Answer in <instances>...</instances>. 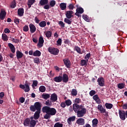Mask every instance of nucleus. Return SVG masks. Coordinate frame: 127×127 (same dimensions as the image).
I'll use <instances>...</instances> for the list:
<instances>
[{
    "instance_id": "f257e3e1",
    "label": "nucleus",
    "mask_w": 127,
    "mask_h": 127,
    "mask_svg": "<svg viewBox=\"0 0 127 127\" xmlns=\"http://www.w3.org/2000/svg\"><path fill=\"white\" fill-rule=\"evenodd\" d=\"M42 112L46 114L44 116L45 120H49L51 118V116H55L57 111L54 108H51L48 106H44L42 108Z\"/></svg>"
},
{
    "instance_id": "f03ea898",
    "label": "nucleus",
    "mask_w": 127,
    "mask_h": 127,
    "mask_svg": "<svg viewBox=\"0 0 127 127\" xmlns=\"http://www.w3.org/2000/svg\"><path fill=\"white\" fill-rule=\"evenodd\" d=\"M42 107V104H41V102H35L33 105H31L30 106V110L31 112H35L39 111L41 112V108Z\"/></svg>"
},
{
    "instance_id": "7ed1b4c3",
    "label": "nucleus",
    "mask_w": 127,
    "mask_h": 127,
    "mask_svg": "<svg viewBox=\"0 0 127 127\" xmlns=\"http://www.w3.org/2000/svg\"><path fill=\"white\" fill-rule=\"evenodd\" d=\"M19 88H20V89H22V90H24L25 93H27V92H29V91H30L29 84L27 82V81H25V85L20 84L19 85Z\"/></svg>"
},
{
    "instance_id": "20e7f679",
    "label": "nucleus",
    "mask_w": 127,
    "mask_h": 127,
    "mask_svg": "<svg viewBox=\"0 0 127 127\" xmlns=\"http://www.w3.org/2000/svg\"><path fill=\"white\" fill-rule=\"evenodd\" d=\"M87 113V109L82 108L76 112L77 118H83V116Z\"/></svg>"
},
{
    "instance_id": "39448f33",
    "label": "nucleus",
    "mask_w": 127,
    "mask_h": 127,
    "mask_svg": "<svg viewBox=\"0 0 127 127\" xmlns=\"http://www.w3.org/2000/svg\"><path fill=\"white\" fill-rule=\"evenodd\" d=\"M48 51L51 54H53V55H58L59 53V50L54 47H49Z\"/></svg>"
},
{
    "instance_id": "423d86ee",
    "label": "nucleus",
    "mask_w": 127,
    "mask_h": 127,
    "mask_svg": "<svg viewBox=\"0 0 127 127\" xmlns=\"http://www.w3.org/2000/svg\"><path fill=\"white\" fill-rule=\"evenodd\" d=\"M119 115L122 121H126L127 118V112L124 110H119Z\"/></svg>"
},
{
    "instance_id": "0eeeda50",
    "label": "nucleus",
    "mask_w": 127,
    "mask_h": 127,
    "mask_svg": "<svg viewBox=\"0 0 127 127\" xmlns=\"http://www.w3.org/2000/svg\"><path fill=\"white\" fill-rule=\"evenodd\" d=\"M72 108L74 112L77 113L78 111H80L82 109V106H80L76 103H74L72 105Z\"/></svg>"
},
{
    "instance_id": "6e6552de",
    "label": "nucleus",
    "mask_w": 127,
    "mask_h": 127,
    "mask_svg": "<svg viewBox=\"0 0 127 127\" xmlns=\"http://www.w3.org/2000/svg\"><path fill=\"white\" fill-rule=\"evenodd\" d=\"M43 43H44V39L42 36H40L39 38V42L37 44V46L39 48H41L43 46Z\"/></svg>"
},
{
    "instance_id": "1a4fd4ad",
    "label": "nucleus",
    "mask_w": 127,
    "mask_h": 127,
    "mask_svg": "<svg viewBox=\"0 0 127 127\" xmlns=\"http://www.w3.org/2000/svg\"><path fill=\"white\" fill-rule=\"evenodd\" d=\"M97 82L101 87H104L105 86V79L103 77H99L97 79Z\"/></svg>"
},
{
    "instance_id": "9d476101",
    "label": "nucleus",
    "mask_w": 127,
    "mask_h": 127,
    "mask_svg": "<svg viewBox=\"0 0 127 127\" xmlns=\"http://www.w3.org/2000/svg\"><path fill=\"white\" fill-rule=\"evenodd\" d=\"M50 100L52 102V103L56 102L57 100H58V96H57V94H56V93L52 94L51 95Z\"/></svg>"
},
{
    "instance_id": "9b49d317",
    "label": "nucleus",
    "mask_w": 127,
    "mask_h": 127,
    "mask_svg": "<svg viewBox=\"0 0 127 127\" xmlns=\"http://www.w3.org/2000/svg\"><path fill=\"white\" fill-rule=\"evenodd\" d=\"M63 61L66 68H70V67H71V62H70L68 59H64Z\"/></svg>"
},
{
    "instance_id": "f8f14e48",
    "label": "nucleus",
    "mask_w": 127,
    "mask_h": 127,
    "mask_svg": "<svg viewBox=\"0 0 127 127\" xmlns=\"http://www.w3.org/2000/svg\"><path fill=\"white\" fill-rule=\"evenodd\" d=\"M75 120H76L75 116H72L68 118L67 119V123L68 125H69V126H71V125H72V122H75Z\"/></svg>"
},
{
    "instance_id": "ddd939ff",
    "label": "nucleus",
    "mask_w": 127,
    "mask_h": 127,
    "mask_svg": "<svg viewBox=\"0 0 127 127\" xmlns=\"http://www.w3.org/2000/svg\"><path fill=\"white\" fill-rule=\"evenodd\" d=\"M73 11L72 10H68L65 11V16L66 18H71V17H73L74 16L73 15Z\"/></svg>"
},
{
    "instance_id": "4468645a",
    "label": "nucleus",
    "mask_w": 127,
    "mask_h": 127,
    "mask_svg": "<svg viewBox=\"0 0 127 127\" xmlns=\"http://www.w3.org/2000/svg\"><path fill=\"white\" fill-rule=\"evenodd\" d=\"M76 123L77 125H79V126H84V125H85V119L79 118L77 120Z\"/></svg>"
},
{
    "instance_id": "2eb2a0df",
    "label": "nucleus",
    "mask_w": 127,
    "mask_h": 127,
    "mask_svg": "<svg viewBox=\"0 0 127 127\" xmlns=\"http://www.w3.org/2000/svg\"><path fill=\"white\" fill-rule=\"evenodd\" d=\"M97 110H99V112H100L101 114H104V113H106V109L104 108L102 104H99L98 105Z\"/></svg>"
},
{
    "instance_id": "dca6fc26",
    "label": "nucleus",
    "mask_w": 127,
    "mask_h": 127,
    "mask_svg": "<svg viewBox=\"0 0 127 127\" xmlns=\"http://www.w3.org/2000/svg\"><path fill=\"white\" fill-rule=\"evenodd\" d=\"M29 26L31 33H34L36 31V27L33 24H30Z\"/></svg>"
},
{
    "instance_id": "f3484780",
    "label": "nucleus",
    "mask_w": 127,
    "mask_h": 127,
    "mask_svg": "<svg viewBox=\"0 0 127 127\" xmlns=\"http://www.w3.org/2000/svg\"><path fill=\"white\" fill-rule=\"evenodd\" d=\"M62 81L64 83H67L69 81V77L66 73H64L62 76Z\"/></svg>"
},
{
    "instance_id": "a211bd4d",
    "label": "nucleus",
    "mask_w": 127,
    "mask_h": 127,
    "mask_svg": "<svg viewBox=\"0 0 127 127\" xmlns=\"http://www.w3.org/2000/svg\"><path fill=\"white\" fill-rule=\"evenodd\" d=\"M5 15H6V12L4 10H1L0 12V19L3 20L5 18Z\"/></svg>"
},
{
    "instance_id": "6ab92c4d",
    "label": "nucleus",
    "mask_w": 127,
    "mask_h": 127,
    "mask_svg": "<svg viewBox=\"0 0 127 127\" xmlns=\"http://www.w3.org/2000/svg\"><path fill=\"white\" fill-rule=\"evenodd\" d=\"M8 46L9 48L11 50V52H12L13 53H15V47H14V46L10 43L8 44Z\"/></svg>"
},
{
    "instance_id": "aec40b11",
    "label": "nucleus",
    "mask_w": 127,
    "mask_h": 127,
    "mask_svg": "<svg viewBox=\"0 0 127 127\" xmlns=\"http://www.w3.org/2000/svg\"><path fill=\"white\" fill-rule=\"evenodd\" d=\"M54 81L57 83H61L62 82V76H56L54 78Z\"/></svg>"
},
{
    "instance_id": "412c9836",
    "label": "nucleus",
    "mask_w": 127,
    "mask_h": 127,
    "mask_svg": "<svg viewBox=\"0 0 127 127\" xmlns=\"http://www.w3.org/2000/svg\"><path fill=\"white\" fill-rule=\"evenodd\" d=\"M24 13V9L23 8H19L18 9V15L19 16H23V14Z\"/></svg>"
},
{
    "instance_id": "4be33fe9",
    "label": "nucleus",
    "mask_w": 127,
    "mask_h": 127,
    "mask_svg": "<svg viewBox=\"0 0 127 127\" xmlns=\"http://www.w3.org/2000/svg\"><path fill=\"white\" fill-rule=\"evenodd\" d=\"M41 111H36L34 114V120H38L40 117V113Z\"/></svg>"
},
{
    "instance_id": "5701e85b",
    "label": "nucleus",
    "mask_w": 127,
    "mask_h": 127,
    "mask_svg": "<svg viewBox=\"0 0 127 127\" xmlns=\"http://www.w3.org/2000/svg\"><path fill=\"white\" fill-rule=\"evenodd\" d=\"M16 58L17 59H20L22 57H23V54L19 51H16Z\"/></svg>"
},
{
    "instance_id": "b1692460",
    "label": "nucleus",
    "mask_w": 127,
    "mask_h": 127,
    "mask_svg": "<svg viewBox=\"0 0 127 127\" xmlns=\"http://www.w3.org/2000/svg\"><path fill=\"white\" fill-rule=\"evenodd\" d=\"M92 127H98V124H99V120L97 119H94L92 121Z\"/></svg>"
},
{
    "instance_id": "393cba45",
    "label": "nucleus",
    "mask_w": 127,
    "mask_h": 127,
    "mask_svg": "<svg viewBox=\"0 0 127 127\" xmlns=\"http://www.w3.org/2000/svg\"><path fill=\"white\" fill-rule=\"evenodd\" d=\"M74 51H76L78 53V54H83V52L81 50V48L78 46H75L74 48Z\"/></svg>"
},
{
    "instance_id": "a878e982",
    "label": "nucleus",
    "mask_w": 127,
    "mask_h": 127,
    "mask_svg": "<svg viewBox=\"0 0 127 127\" xmlns=\"http://www.w3.org/2000/svg\"><path fill=\"white\" fill-rule=\"evenodd\" d=\"M23 125L24 127H28L30 125V119L29 118H27L24 120Z\"/></svg>"
},
{
    "instance_id": "bb28decb",
    "label": "nucleus",
    "mask_w": 127,
    "mask_h": 127,
    "mask_svg": "<svg viewBox=\"0 0 127 127\" xmlns=\"http://www.w3.org/2000/svg\"><path fill=\"white\" fill-rule=\"evenodd\" d=\"M33 56L36 57H40L41 56V52L39 50H36L33 52Z\"/></svg>"
},
{
    "instance_id": "cd10ccee",
    "label": "nucleus",
    "mask_w": 127,
    "mask_h": 127,
    "mask_svg": "<svg viewBox=\"0 0 127 127\" xmlns=\"http://www.w3.org/2000/svg\"><path fill=\"white\" fill-rule=\"evenodd\" d=\"M93 99L97 104H100V98H99V96L98 95H95L93 96Z\"/></svg>"
},
{
    "instance_id": "c85d7f7f",
    "label": "nucleus",
    "mask_w": 127,
    "mask_h": 127,
    "mask_svg": "<svg viewBox=\"0 0 127 127\" xmlns=\"http://www.w3.org/2000/svg\"><path fill=\"white\" fill-rule=\"evenodd\" d=\"M105 108L108 110H111L114 107V105L111 103H106L105 104Z\"/></svg>"
},
{
    "instance_id": "c756f323",
    "label": "nucleus",
    "mask_w": 127,
    "mask_h": 127,
    "mask_svg": "<svg viewBox=\"0 0 127 127\" xmlns=\"http://www.w3.org/2000/svg\"><path fill=\"white\" fill-rule=\"evenodd\" d=\"M60 7L62 10H65L67 7V4L66 3H61L60 4Z\"/></svg>"
},
{
    "instance_id": "7c9ffc66",
    "label": "nucleus",
    "mask_w": 127,
    "mask_h": 127,
    "mask_svg": "<svg viewBox=\"0 0 127 127\" xmlns=\"http://www.w3.org/2000/svg\"><path fill=\"white\" fill-rule=\"evenodd\" d=\"M34 2H35V0H28L27 5L29 8H30V7H31V5H32V4L34 3Z\"/></svg>"
},
{
    "instance_id": "2f4dec72",
    "label": "nucleus",
    "mask_w": 127,
    "mask_h": 127,
    "mask_svg": "<svg viewBox=\"0 0 127 127\" xmlns=\"http://www.w3.org/2000/svg\"><path fill=\"white\" fill-rule=\"evenodd\" d=\"M36 126V121L35 120H31L30 122V127H35Z\"/></svg>"
},
{
    "instance_id": "473e14b6",
    "label": "nucleus",
    "mask_w": 127,
    "mask_h": 127,
    "mask_svg": "<svg viewBox=\"0 0 127 127\" xmlns=\"http://www.w3.org/2000/svg\"><path fill=\"white\" fill-rule=\"evenodd\" d=\"M76 11L79 13L80 14H82V13L84 12V9L81 7H77L76 9Z\"/></svg>"
},
{
    "instance_id": "72a5a7b5",
    "label": "nucleus",
    "mask_w": 127,
    "mask_h": 127,
    "mask_svg": "<svg viewBox=\"0 0 127 127\" xmlns=\"http://www.w3.org/2000/svg\"><path fill=\"white\" fill-rule=\"evenodd\" d=\"M2 39L3 40V41H7L8 40V36L5 34H2Z\"/></svg>"
},
{
    "instance_id": "f704fd0d",
    "label": "nucleus",
    "mask_w": 127,
    "mask_h": 127,
    "mask_svg": "<svg viewBox=\"0 0 127 127\" xmlns=\"http://www.w3.org/2000/svg\"><path fill=\"white\" fill-rule=\"evenodd\" d=\"M78 94V91H77L76 89H72L71 91V96H77V94Z\"/></svg>"
},
{
    "instance_id": "c9c22d12",
    "label": "nucleus",
    "mask_w": 127,
    "mask_h": 127,
    "mask_svg": "<svg viewBox=\"0 0 127 127\" xmlns=\"http://www.w3.org/2000/svg\"><path fill=\"white\" fill-rule=\"evenodd\" d=\"M48 4V1H46V0H41L39 2V4L41 5H45Z\"/></svg>"
},
{
    "instance_id": "e433bc0d",
    "label": "nucleus",
    "mask_w": 127,
    "mask_h": 127,
    "mask_svg": "<svg viewBox=\"0 0 127 127\" xmlns=\"http://www.w3.org/2000/svg\"><path fill=\"white\" fill-rule=\"evenodd\" d=\"M42 97L43 99H44L45 100H47L48 99H49L50 98V94H43L42 95Z\"/></svg>"
},
{
    "instance_id": "4c0bfd02",
    "label": "nucleus",
    "mask_w": 127,
    "mask_h": 127,
    "mask_svg": "<svg viewBox=\"0 0 127 127\" xmlns=\"http://www.w3.org/2000/svg\"><path fill=\"white\" fill-rule=\"evenodd\" d=\"M88 61H87L86 60H82L80 63L81 66L87 65V64H88Z\"/></svg>"
},
{
    "instance_id": "58836bf2",
    "label": "nucleus",
    "mask_w": 127,
    "mask_h": 127,
    "mask_svg": "<svg viewBox=\"0 0 127 127\" xmlns=\"http://www.w3.org/2000/svg\"><path fill=\"white\" fill-rule=\"evenodd\" d=\"M46 107H51L52 106V101H50L49 100H47V101L45 102Z\"/></svg>"
},
{
    "instance_id": "ea45409f",
    "label": "nucleus",
    "mask_w": 127,
    "mask_h": 127,
    "mask_svg": "<svg viewBox=\"0 0 127 127\" xmlns=\"http://www.w3.org/2000/svg\"><path fill=\"white\" fill-rule=\"evenodd\" d=\"M39 91L40 92H41V93H44V92L46 91V88L45 86L42 85L39 87Z\"/></svg>"
},
{
    "instance_id": "a19ab883",
    "label": "nucleus",
    "mask_w": 127,
    "mask_h": 127,
    "mask_svg": "<svg viewBox=\"0 0 127 127\" xmlns=\"http://www.w3.org/2000/svg\"><path fill=\"white\" fill-rule=\"evenodd\" d=\"M64 22L67 24H71L72 23V20L70 19V18H64Z\"/></svg>"
},
{
    "instance_id": "79ce46f5",
    "label": "nucleus",
    "mask_w": 127,
    "mask_h": 127,
    "mask_svg": "<svg viewBox=\"0 0 127 127\" xmlns=\"http://www.w3.org/2000/svg\"><path fill=\"white\" fill-rule=\"evenodd\" d=\"M39 25L40 27H45L46 26V22L45 21H42L39 23Z\"/></svg>"
},
{
    "instance_id": "37998d69",
    "label": "nucleus",
    "mask_w": 127,
    "mask_h": 127,
    "mask_svg": "<svg viewBox=\"0 0 127 127\" xmlns=\"http://www.w3.org/2000/svg\"><path fill=\"white\" fill-rule=\"evenodd\" d=\"M126 87V84L124 83H119L118 84V88L119 89H124Z\"/></svg>"
},
{
    "instance_id": "c03bdc74",
    "label": "nucleus",
    "mask_w": 127,
    "mask_h": 127,
    "mask_svg": "<svg viewBox=\"0 0 127 127\" xmlns=\"http://www.w3.org/2000/svg\"><path fill=\"white\" fill-rule=\"evenodd\" d=\"M38 84V81L37 80H33V83L32 84V88H35V87H37Z\"/></svg>"
},
{
    "instance_id": "a18cd8bd",
    "label": "nucleus",
    "mask_w": 127,
    "mask_h": 127,
    "mask_svg": "<svg viewBox=\"0 0 127 127\" xmlns=\"http://www.w3.org/2000/svg\"><path fill=\"white\" fill-rule=\"evenodd\" d=\"M65 103L66 105L67 106V107H69V106H71V105H72V101H71L70 99L65 100Z\"/></svg>"
},
{
    "instance_id": "49530a36",
    "label": "nucleus",
    "mask_w": 127,
    "mask_h": 127,
    "mask_svg": "<svg viewBox=\"0 0 127 127\" xmlns=\"http://www.w3.org/2000/svg\"><path fill=\"white\" fill-rule=\"evenodd\" d=\"M15 6H16V2H15V0H13L10 5V7L11 8H14Z\"/></svg>"
},
{
    "instance_id": "de8ad7c7",
    "label": "nucleus",
    "mask_w": 127,
    "mask_h": 127,
    "mask_svg": "<svg viewBox=\"0 0 127 127\" xmlns=\"http://www.w3.org/2000/svg\"><path fill=\"white\" fill-rule=\"evenodd\" d=\"M52 35V32L50 31H48L46 33V36L48 38H50V37Z\"/></svg>"
},
{
    "instance_id": "09e8293b",
    "label": "nucleus",
    "mask_w": 127,
    "mask_h": 127,
    "mask_svg": "<svg viewBox=\"0 0 127 127\" xmlns=\"http://www.w3.org/2000/svg\"><path fill=\"white\" fill-rule=\"evenodd\" d=\"M62 44V39L59 38L57 41V45L58 46H61Z\"/></svg>"
},
{
    "instance_id": "8fccbe9b",
    "label": "nucleus",
    "mask_w": 127,
    "mask_h": 127,
    "mask_svg": "<svg viewBox=\"0 0 127 127\" xmlns=\"http://www.w3.org/2000/svg\"><path fill=\"white\" fill-rule=\"evenodd\" d=\"M90 57H91V53H89L87 54L84 57V59L87 61H89V59H90Z\"/></svg>"
},
{
    "instance_id": "3c124183",
    "label": "nucleus",
    "mask_w": 127,
    "mask_h": 127,
    "mask_svg": "<svg viewBox=\"0 0 127 127\" xmlns=\"http://www.w3.org/2000/svg\"><path fill=\"white\" fill-rule=\"evenodd\" d=\"M56 4V1L55 0H51L50 2V5L52 7H53Z\"/></svg>"
},
{
    "instance_id": "603ef678",
    "label": "nucleus",
    "mask_w": 127,
    "mask_h": 127,
    "mask_svg": "<svg viewBox=\"0 0 127 127\" xmlns=\"http://www.w3.org/2000/svg\"><path fill=\"white\" fill-rule=\"evenodd\" d=\"M54 127H63V125L58 122L55 124Z\"/></svg>"
},
{
    "instance_id": "864d4df0",
    "label": "nucleus",
    "mask_w": 127,
    "mask_h": 127,
    "mask_svg": "<svg viewBox=\"0 0 127 127\" xmlns=\"http://www.w3.org/2000/svg\"><path fill=\"white\" fill-rule=\"evenodd\" d=\"M74 5L72 3L69 4V5L67 6V8L70 9V10H73L74 9Z\"/></svg>"
},
{
    "instance_id": "5fc2aeb1",
    "label": "nucleus",
    "mask_w": 127,
    "mask_h": 127,
    "mask_svg": "<svg viewBox=\"0 0 127 127\" xmlns=\"http://www.w3.org/2000/svg\"><path fill=\"white\" fill-rule=\"evenodd\" d=\"M23 31H25V32H27V31H28V30H29L28 26L26 25H25L23 28Z\"/></svg>"
},
{
    "instance_id": "6e6d98bb",
    "label": "nucleus",
    "mask_w": 127,
    "mask_h": 127,
    "mask_svg": "<svg viewBox=\"0 0 127 127\" xmlns=\"http://www.w3.org/2000/svg\"><path fill=\"white\" fill-rule=\"evenodd\" d=\"M89 95L90 96H91V97H93V96H94V95H96V91L95 90H91L89 92Z\"/></svg>"
},
{
    "instance_id": "4d7b16f0",
    "label": "nucleus",
    "mask_w": 127,
    "mask_h": 127,
    "mask_svg": "<svg viewBox=\"0 0 127 127\" xmlns=\"http://www.w3.org/2000/svg\"><path fill=\"white\" fill-rule=\"evenodd\" d=\"M82 17H83V19H84V20H85V21L89 22V20H90L89 19V17H88V16H87V15H83L82 16Z\"/></svg>"
},
{
    "instance_id": "13d9d810",
    "label": "nucleus",
    "mask_w": 127,
    "mask_h": 127,
    "mask_svg": "<svg viewBox=\"0 0 127 127\" xmlns=\"http://www.w3.org/2000/svg\"><path fill=\"white\" fill-rule=\"evenodd\" d=\"M11 39L12 42H14V43H18V42H19V40L17 39H14V38H11Z\"/></svg>"
},
{
    "instance_id": "bf43d9fd",
    "label": "nucleus",
    "mask_w": 127,
    "mask_h": 127,
    "mask_svg": "<svg viewBox=\"0 0 127 127\" xmlns=\"http://www.w3.org/2000/svg\"><path fill=\"white\" fill-rule=\"evenodd\" d=\"M34 63H36V64H39L40 61L39 60V58H36L34 59Z\"/></svg>"
},
{
    "instance_id": "052dcab7",
    "label": "nucleus",
    "mask_w": 127,
    "mask_h": 127,
    "mask_svg": "<svg viewBox=\"0 0 127 127\" xmlns=\"http://www.w3.org/2000/svg\"><path fill=\"white\" fill-rule=\"evenodd\" d=\"M74 102V104H79L80 103H81V99L80 98H75Z\"/></svg>"
},
{
    "instance_id": "680f3d73",
    "label": "nucleus",
    "mask_w": 127,
    "mask_h": 127,
    "mask_svg": "<svg viewBox=\"0 0 127 127\" xmlns=\"http://www.w3.org/2000/svg\"><path fill=\"white\" fill-rule=\"evenodd\" d=\"M59 24L61 26V27H65V24L62 21H59Z\"/></svg>"
},
{
    "instance_id": "e2e57ef3",
    "label": "nucleus",
    "mask_w": 127,
    "mask_h": 127,
    "mask_svg": "<svg viewBox=\"0 0 127 127\" xmlns=\"http://www.w3.org/2000/svg\"><path fill=\"white\" fill-rule=\"evenodd\" d=\"M14 22L16 23V24H19V19L18 18L15 17L14 19Z\"/></svg>"
},
{
    "instance_id": "0e129e2a",
    "label": "nucleus",
    "mask_w": 127,
    "mask_h": 127,
    "mask_svg": "<svg viewBox=\"0 0 127 127\" xmlns=\"http://www.w3.org/2000/svg\"><path fill=\"white\" fill-rule=\"evenodd\" d=\"M24 101H25V98H24V97H21L19 98V102H20L21 104L24 103Z\"/></svg>"
},
{
    "instance_id": "69168bd1",
    "label": "nucleus",
    "mask_w": 127,
    "mask_h": 127,
    "mask_svg": "<svg viewBox=\"0 0 127 127\" xmlns=\"http://www.w3.org/2000/svg\"><path fill=\"white\" fill-rule=\"evenodd\" d=\"M61 107L62 108H63V109H64V108H65L66 107V103L64 102L61 103Z\"/></svg>"
},
{
    "instance_id": "338daca9",
    "label": "nucleus",
    "mask_w": 127,
    "mask_h": 127,
    "mask_svg": "<svg viewBox=\"0 0 127 127\" xmlns=\"http://www.w3.org/2000/svg\"><path fill=\"white\" fill-rule=\"evenodd\" d=\"M4 32L5 33H9L10 32V30H9V29L8 28H5L4 30Z\"/></svg>"
},
{
    "instance_id": "774afa93",
    "label": "nucleus",
    "mask_w": 127,
    "mask_h": 127,
    "mask_svg": "<svg viewBox=\"0 0 127 127\" xmlns=\"http://www.w3.org/2000/svg\"><path fill=\"white\" fill-rule=\"evenodd\" d=\"M34 20H35L36 23H39V22L40 21V20H39L38 18H37V17H35Z\"/></svg>"
}]
</instances>
